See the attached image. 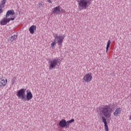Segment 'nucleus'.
<instances>
[{"label":"nucleus","instance_id":"8","mask_svg":"<svg viewBox=\"0 0 131 131\" xmlns=\"http://www.w3.org/2000/svg\"><path fill=\"white\" fill-rule=\"evenodd\" d=\"M16 96L18 97V99H21L22 101H24V99H25V90L21 89L18 90Z\"/></svg>","mask_w":131,"mask_h":131},{"label":"nucleus","instance_id":"19","mask_svg":"<svg viewBox=\"0 0 131 131\" xmlns=\"http://www.w3.org/2000/svg\"><path fill=\"white\" fill-rule=\"evenodd\" d=\"M3 7L0 6V14H2L3 13Z\"/></svg>","mask_w":131,"mask_h":131},{"label":"nucleus","instance_id":"17","mask_svg":"<svg viewBox=\"0 0 131 131\" xmlns=\"http://www.w3.org/2000/svg\"><path fill=\"white\" fill-rule=\"evenodd\" d=\"M6 2H7V0H3L2 1L1 4H0V6L4 8V7H5V5H6Z\"/></svg>","mask_w":131,"mask_h":131},{"label":"nucleus","instance_id":"10","mask_svg":"<svg viewBox=\"0 0 131 131\" xmlns=\"http://www.w3.org/2000/svg\"><path fill=\"white\" fill-rule=\"evenodd\" d=\"M8 83V79L6 77H3L0 78V89L6 86Z\"/></svg>","mask_w":131,"mask_h":131},{"label":"nucleus","instance_id":"15","mask_svg":"<svg viewBox=\"0 0 131 131\" xmlns=\"http://www.w3.org/2000/svg\"><path fill=\"white\" fill-rule=\"evenodd\" d=\"M17 37L18 36L16 35L11 36L10 37H9V39H8V41H10V42H13L14 40L17 39Z\"/></svg>","mask_w":131,"mask_h":131},{"label":"nucleus","instance_id":"6","mask_svg":"<svg viewBox=\"0 0 131 131\" xmlns=\"http://www.w3.org/2000/svg\"><path fill=\"white\" fill-rule=\"evenodd\" d=\"M92 79H93V74L92 73H88L83 76L82 81L83 82L89 83V82L92 81Z\"/></svg>","mask_w":131,"mask_h":131},{"label":"nucleus","instance_id":"9","mask_svg":"<svg viewBox=\"0 0 131 131\" xmlns=\"http://www.w3.org/2000/svg\"><path fill=\"white\" fill-rule=\"evenodd\" d=\"M14 20H15V17L8 18L5 16L0 21V24L1 25H7L10 21H14Z\"/></svg>","mask_w":131,"mask_h":131},{"label":"nucleus","instance_id":"18","mask_svg":"<svg viewBox=\"0 0 131 131\" xmlns=\"http://www.w3.org/2000/svg\"><path fill=\"white\" fill-rule=\"evenodd\" d=\"M43 6H45V3H43V2H42V1L39 2L38 6L40 8L41 7H43Z\"/></svg>","mask_w":131,"mask_h":131},{"label":"nucleus","instance_id":"14","mask_svg":"<svg viewBox=\"0 0 131 131\" xmlns=\"http://www.w3.org/2000/svg\"><path fill=\"white\" fill-rule=\"evenodd\" d=\"M35 30H36V26L35 25H32L31 26L29 29V31L31 34H33Z\"/></svg>","mask_w":131,"mask_h":131},{"label":"nucleus","instance_id":"3","mask_svg":"<svg viewBox=\"0 0 131 131\" xmlns=\"http://www.w3.org/2000/svg\"><path fill=\"white\" fill-rule=\"evenodd\" d=\"M74 122V119H72L69 121H66L64 119H62L58 123V125L61 128L66 127V128H69L70 126V123Z\"/></svg>","mask_w":131,"mask_h":131},{"label":"nucleus","instance_id":"4","mask_svg":"<svg viewBox=\"0 0 131 131\" xmlns=\"http://www.w3.org/2000/svg\"><path fill=\"white\" fill-rule=\"evenodd\" d=\"M78 3L80 10H85L88 6L90 5V0H80Z\"/></svg>","mask_w":131,"mask_h":131},{"label":"nucleus","instance_id":"21","mask_svg":"<svg viewBox=\"0 0 131 131\" xmlns=\"http://www.w3.org/2000/svg\"><path fill=\"white\" fill-rule=\"evenodd\" d=\"M12 80L15 81L16 80V77H14L12 79Z\"/></svg>","mask_w":131,"mask_h":131},{"label":"nucleus","instance_id":"5","mask_svg":"<svg viewBox=\"0 0 131 131\" xmlns=\"http://www.w3.org/2000/svg\"><path fill=\"white\" fill-rule=\"evenodd\" d=\"M59 63V59L58 58H55L51 60H50L49 62V69L50 70H52V69H54L55 67L58 65Z\"/></svg>","mask_w":131,"mask_h":131},{"label":"nucleus","instance_id":"1","mask_svg":"<svg viewBox=\"0 0 131 131\" xmlns=\"http://www.w3.org/2000/svg\"><path fill=\"white\" fill-rule=\"evenodd\" d=\"M113 111V108L110 104L102 105L98 108V112L99 113L100 115L101 116L102 122L104 123V129L105 131H109L106 118H110L111 117Z\"/></svg>","mask_w":131,"mask_h":131},{"label":"nucleus","instance_id":"16","mask_svg":"<svg viewBox=\"0 0 131 131\" xmlns=\"http://www.w3.org/2000/svg\"><path fill=\"white\" fill-rule=\"evenodd\" d=\"M111 43V41L110 40H108L106 45V53L108 52V50H109V47H110Z\"/></svg>","mask_w":131,"mask_h":131},{"label":"nucleus","instance_id":"13","mask_svg":"<svg viewBox=\"0 0 131 131\" xmlns=\"http://www.w3.org/2000/svg\"><path fill=\"white\" fill-rule=\"evenodd\" d=\"M122 110V109L120 107H118V108H116V110L114 112V116H116V117L118 116V115H119L120 114V113H121Z\"/></svg>","mask_w":131,"mask_h":131},{"label":"nucleus","instance_id":"7","mask_svg":"<svg viewBox=\"0 0 131 131\" xmlns=\"http://www.w3.org/2000/svg\"><path fill=\"white\" fill-rule=\"evenodd\" d=\"M52 13L54 15H59L61 13H65V10L60 6H56L52 9Z\"/></svg>","mask_w":131,"mask_h":131},{"label":"nucleus","instance_id":"12","mask_svg":"<svg viewBox=\"0 0 131 131\" xmlns=\"http://www.w3.org/2000/svg\"><path fill=\"white\" fill-rule=\"evenodd\" d=\"M33 98V95H32V93L31 92H27L26 96H25V98L24 99V102H26V101H30Z\"/></svg>","mask_w":131,"mask_h":131},{"label":"nucleus","instance_id":"20","mask_svg":"<svg viewBox=\"0 0 131 131\" xmlns=\"http://www.w3.org/2000/svg\"><path fill=\"white\" fill-rule=\"evenodd\" d=\"M48 3H49V4H52V1L51 0H47Z\"/></svg>","mask_w":131,"mask_h":131},{"label":"nucleus","instance_id":"2","mask_svg":"<svg viewBox=\"0 0 131 131\" xmlns=\"http://www.w3.org/2000/svg\"><path fill=\"white\" fill-rule=\"evenodd\" d=\"M66 36L65 35H58L57 34H55L53 35V37H54L55 39L51 41V47L52 50L55 49V46L57 45V42L58 47H62V45H63V41L64 40V38Z\"/></svg>","mask_w":131,"mask_h":131},{"label":"nucleus","instance_id":"11","mask_svg":"<svg viewBox=\"0 0 131 131\" xmlns=\"http://www.w3.org/2000/svg\"><path fill=\"white\" fill-rule=\"evenodd\" d=\"M13 15H15V11L14 10H9L7 12L5 17L8 18H14L15 19V16H13Z\"/></svg>","mask_w":131,"mask_h":131}]
</instances>
